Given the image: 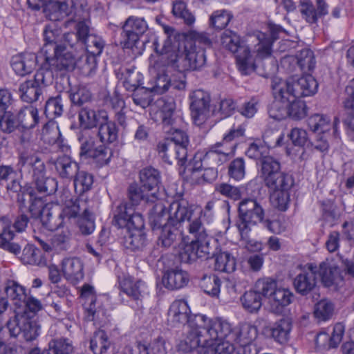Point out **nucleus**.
<instances>
[{
  "mask_svg": "<svg viewBox=\"0 0 354 354\" xmlns=\"http://www.w3.org/2000/svg\"><path fill=\"white\" fill-rule=\"evenodd\" d=\"M221 285V279L215 274H203L199 281V286L204 292L212 297L218 296Z\"/></svg>",
  "mask_w": 354,
  "mask_h": 354,
  "instance_id": "46",
  "label": "nucleus"
},
{
  "mask_svg": "<svg viewBox=\"0 0 354 354\" xmlns=\"http://www.w3.org/2000/svg\"><path fill=\"white\" fill-rule=\"evenodd\" d=\"M168 322L172 326L187 324L183 338L177 344L179 351L189 353L201 344L218 337L217 330L227 332L228 325L221 318L209 319L202 314L190 315L186 301H174L168 312Z\"/></svg>",
  "mask_w": 354,
  "mask_h": 354,
  "instance_id": "1",
  "label": "nucleus"
},
{
  "mask_svg": "<svg viewBox=\"0 0 354 354\" xmlns=\"http://www.w3.org/2000/svg\"><path fill=\"white\" fill-rule=\"evenodd\" d=\"M7 189L12 198L24 205L26 201L33 203L37 197L35 194V190L29 186H22L17 180H12L7 185Z\"/></svg>",
  "mask_w": 354,
  "mask_h": 354,
  "instance_id": "33",
  "label": "nucleus"
},
{
  "mask_svg": "<svg viewBox=\"0 0 354 354\" xmlns=\"http://www.w3.org/2000/svg\"><path fill=\"white\" fill-rule=\"evenodd\" d=\"M272 88L274 98L285 103L290 104L297 98L292 78L286 81L279 78L273 79Z\"/></svg>",
  "mask_w": 354,
  "mask_h": 354,
  "instance_id": "24",
  "label": "nucleus"
},
{
  "mask_svg": "<svg viewBox=\"0 0 354 354\" xmlns=\"http://www.w3.org/2000/svg\"><path fill=\"white\" fill-rule=\"evenodd\" d=\"M37 56L33 53H24L12 57L11 66L16 74L24 76L30 73L36 67Z\"/></svg>",
  "mask_w": 354,
  "mask_h": 354,
  "instance_id": "25",
  "label": "nucleus"
},
{
  "mask_svg": "<svg viewBox=\"0 0 354 354\" xmlns=\"http://www.w3.org/2000/svg\"><path fill=\"white\" fill-rule=\"evenodd\" d=\"M288 103H285L279 99H274L268 108L270 118L276 120H281L288 115Z\"/></svg>",
  "mask_w": 354,
  "mask_h": 354,
  "instance_id": "62",
  "label": "nucleus"
},
{
  "mask_svg": "<svg viewBox=\"0 0 354 354\" xmlns=\"http://www.w3.org/2000/svg\"><path fill=\"white\" fill-rule=\"evenodd\" d=\"M261 176L271 192L272 205L280 211H286L290 202V190L294 185V178L281 171L279 162L272 156L261 160Z\"/></svg>",
  "mask_w": 354,
  "mask_h": 354,
  "instance_id": "3",
  "label": "nucleus"
},
{
  "mask_svg": "<svg viewBox=\"0 0 354 354\" xmlns=\"http://www.w3.org/2000/svg\"><path fill=\"white\" fill-rule=\"evenodd\" d=\"M142 187L150 193L152 198H158L160 185V172L152 167H147L140 171Z\"/></svg>",
  "mask_w": 354,
  "mask_h": 354,
  "instance_id": "22",
  "label": "nucleus"
},
{
  "mask_svg": "<svg viewBox=\"0 0 354 354\" xmlns=\"http://www.w3.org/2000/svg\"><path fill=\"white\" fill-rule=\"evenodd\" d=\"M76 4L74 0H55L48 7V16L51 21H58L75 13Z\"/></svg>",
  "mask_w": 354,
  "mask_h": 354,
  "instance_id": "28",
  "label": "nucleus"
},
{
  "mask_svg": "<svg viewBox=\"0 0 354 354\" xmlns=\"http://www.w3.org/2000/svg\"><path fill=\"white\" fill-rule=\"evenodd\" d=\"M212 42L205 32H191L185 38L183 48L179 43L173 42L171 35L167 37L162 44L158 40L153 42L155 52L161 60L180 72L199 70L206 64L205 46Z\"/></svg>",
  "mask_w": 354,
  "mask_h": 354,
  "instance_id": "2",
  "label": "nucleus"
},
{
  "mask_svg": "<svg viewBox=\"0 0 354 354\" xmlns=\"http://www.w3.org/2000/svg\"><path fill=\"white\" fill-rule=\"evenodd\" d=\"M43 35L45 43L41 50L44 56L54 51V48H59L62 46L58 44L62 39V30L54 23L47 24L45 26Z\"/></svg>",
  "mask_w": 354,
  "mask_h": 354,
  "instance_id": "29",
  "label": "nucleus"
},
{
  "mask_svg": "<svg viewBox=\"0 0 354 354\" xmlns=\"http://www.w3.org/2000/svg\"><path fill=\"white\" fill-rule=\"evenodd\" d=\"M131 98L136 106L145 109L151 105L153 100V91L144 86L132 91Z\"/></svg>",
  "mask_w": 354,
  "mask_h": 354,
  "instance_id": "50",
  "label": "nucleus"
},
{
  "mask_svg": "<svg viewBox=\"0 0 354 354\" xmlns=\"http://www.w3.org/2000/svg\"><path fill=\"white\" fill-rule=\"evenodd\" d=\"M129 354H167L165 339L158 336L149 343L136 342L127 349Z\"/></svg>",
  "mask_w": 354,
  "mask_h": 354,
  "instance_id": "21",
  "label": "nucleus"
},
{
  "mask_svg": "<svg viewBox=\"0 0 354 354\" xmlns=\"http://www.w3.org/2000/svg\"><path fill=\"white\" fill-rule=\"evenodd\" d=\"M225 323L228 325L227 332L217 330L218 337H213L207 344L198 345L195 349H198L199 354H234L233 343L237 337L232 333L231 324L227 320Z\"/></svg>",
  "mask_w": 354,
  "mask_h": 354,
  "instance_id": "12",
  "label": "nucleus"
},
{
  "mask_svg": "<svg viewBox=\"0 0 354 354\" xmlns=\"http://www.w3.org/2000/svg\"><path fill=\"white\" fill-rule=\"evenodd\" d=\"M308 125L312 131L323 134H325L330 128L329 118L321 114L311 115L308 119Z\"/></svg>",
  "mask_w": 354,
  "mask_h": 354,
  "instance_id": "57",
  "label": "nucleus"
},
{
  "mask_svg": "<svg viewBox=\"0 0 354 354\" xmlns=\"http://www.w3.org/2000/svg\"><path fill=\"white\" fill-rule=\"evenodd\" d=\"M221 41L225 48L236 54L239 69L243 75H249L255 71L256 62L250 55L249 47L241 41L236 32L225 30L221 35Z\"/></svg>",
  "mask_w": 354,
  "mask_h": 354,
  "instance_id": "8",
  "label": "nucleus"
},
{
  "mask_svg": "<svg viewBox=\"0 0 354 354\" xmlns=\"http://www.w3.org/2000/svg\"><path fill=\"white\" fill-rule=\"evenodd\" d=\"M306 269L297 274L294 279L293 285L297 292L301 295L310 293L316 286L317 265L308 263Z\"/></svg>",
  "mask_w": 354,
  "mask_h": 354,
  "instance_id": "18",
  "label": "nucleus"
},
{
  "mask_svg": "<svg viewBox=\"0 0 354 354\" xmlns=\"http://www.w3.org/2000/svg\"><path fill=\"white\" fill-rule=\"evenodd\" d=\"M124 75V86L127 91H132L140 87V85L142 84V75L136 68L126 69Z\"/></svg>",
  "mask_w": 354,
  "mask_h": 354,
  "instance_id": "61",
  "label": "nucleus"
},
{
  "mask_svg": "<svg viewBox=\"0 0 354 354\" xmlns=\"http://www.w3.org/2000/svg\"><path fill=\"white\" fill-rule=\"evenodd\" d=\"M5 291L8 297L15 301V305H20L26 299L24 288L14 281H8Z\"/></svg>",
  "mask_w": 354,
  "mask_h": 354,
  "instance_id": "60",
  "label": "nucleus"
},
{
  "mask_svg": "<svg viewBox=\"0 0 354 354\" xmlns=\"http://www.w3.org/2000/svg\"><path fill=\"white\" fill-rule=\"evenodd\" d=\"M162 283L169 290L183 288L189 281L187 272L178 268L167 270L162 277Z\"/></svg>",
  "mask_w": 354,
  "mask_h": 354,
  "instance_id": "32",
  "label": "nucleus"
},
{
  "mask_svg": "<svg viewBox=\"0 0 354 354\" xmlns=\"http://www.w3.org/2000/svg\"><path fill=\"white\" fill-rule=\"evenodd\" d=\"M59 209L50 204L46 205L40 211L39 216L42 225L48 230L54 231L64 226V221L59 216Z\"/></svg>",
  "mask_w": 354,
  "mask_h": 354,
  "instance_id": "27",
  "label": "nucleus"
},
{
  "mask_svg": "<svg viewBox=\"0 0 354 354\" xmlns=\"http://www.w3.org/2000/svg\"><path fill=\"white\" fill-rule=\"evenodd\" d=\"M80 145V156L93 159L100 166L108 164L112 150L100 141L94 129H80L77 133Z\"/></svg>",
  "mask_w": 354,
  "mask_h": 354,
  "instance_id": "7",
  "label": "nucleus"
},
{
  "mask_svg": "<svg viewBox=\"0 0 354 354\" xmlns=\"http://www.w3.org/2000/svg\"><path fill=\"white\" fill-rule=\"evenodd\" d=\"M75 191L81 195L90 190L93 183V176L85 170L79 169L77 175L72 179Z\"/></svg>",
  "mask_w": 354,
  "mask_h": 354,
  "instance_id": "43",
  "label": "nucleus"
},
{
  "mask_svg": "<svg viewBox=\"0 0 354 354\" xmlns=\"http://www.w3.org/2000/svg\"><path fill=\"white\" fill-rule=\"evenodd\" d=\"M232 333L236 336V339L234 342L240 344L251 343L252 340L257 337V329L255 326L245 324L241 326L239 330L233 328L231 325Z\"/></svg>",
  "mask_w": 354,
  "mask_h": 354,
  "instance_id": "51",
  "label": "nucleus"
},
{
  "mask_svg": "<svg viewBox=\"0 0 354 354\" xmlns=\"http://www.w3.org/2000/svg\"><path fill=\"white\" fill-rule=\"evenodd\" d=\"M86 207V204L84 201L75 199V201H69L63 209L59 212V216H62V219L64 221V218L70 219L71 218H75L78 216L80 217V211L84 208Z\"/></svg>",
  "mask_w": 354,
  "mask_h": 354,
  "instance_id": "56",
  "label": "nucleus"
},
{
  "mask_svg": "<svg viewBox=\"0 0 354 354\" xmlns=\"http://www.w3.org/2000/svg\"><path fill=\"white\" fill-rule=\"evenodd\" d=\"M128 198L130 204L122 203L119 205H127L128 207H132L133 214L135 212L134 206L138 205L141 201H145L147 203H153L157 198H152L150 193L145 190L142 187H139L137 184H131L127 190Z\"/></svg>",
  "mask_w": 354,
  "mask_h": 354,
  "instance_id": "38",
  "label": "nucleus"
},
{
  "mask_svg": "<svg viewBox=\"0 0 354 354\" xmlns=\"http://www.w3.org/2000/svg\"><path fill=\"white\" fill-rule=\"evenodd\" d=\"M96 135L102 144L113 143L117 140L118 137V130L114 122L109 120L108 113L106 118L102 119L98 124L97 128H95Z\"/></svg>",
  "mask_w": 354,
  "mask_h": 354,
  "instance_id": "31",
  "label": "nucleus"
},
{
  "mask_svg": "<svg viewBox=\"0 0 354 354\" xmlns=\"http://www.w3.org/2000/svg\"><path fill=\"white\" fill-rule=\"evenodd\" d=\"M14 235L15 234L11 230V221L6 218H1L0 248L17 254L20 253L21 247L18 244L11 242Z\"/></svg>",
  "mask_w": 354,
  "mask_h": 354,
  "instance_id": "30",
  "label": "nucleus"
},
{
  "mask_svg": "<svg viewBox=\"0 0 354 354\" xmlns=\"http://www.w3.org/2000/svg\"><path fill=\"white\" fill-rule=\"evenodd\" d=\"M297 98L311 96L315 94L318 88V83L310 75L302 76L297 80L292 78Z\"/></svg>",
  "mask_w": 354,
  "mask_h": 354,
  "instance_id": "35",
  "label": "nucleus"
},
{
  "mask_svg": "<svg viewBox=\"0 0 354 354\" xmlns=\"http://www.w3.org/2000/svg\"><path fill=\"white\" fill-rule=\"evenodd\" d=\"M232 17L231 14L225 10L214 11L210 16L209 25L216 29L225 28Z\"/></svg>",
  "mask_w": 354,
  "mask_h": 354,
  "instance_id": "63",
  "label": "nucleus"
},
{
  "mask_svg": "<svg viewBox=\"0 0 354 354\" xmlns=\"http://www.w3.org/2000/svg\"><path fill=\"white\" fill-rule=\"evenodd\" d=\"M292 323L288 319H281L276 322L271 328L272 338L279 344H285L288 341Z\"/></svg>",
  "mask_w": 354,
  "mask_h": 354,
  "instance_id": "41",
  "label": "nucleus"
},
{
  "mask_svg": "<svg viewBox=\"0 0 354 354\" xmlns=\"http://www.w3.org/2000/svg\"><path fill=\"white\" fill-rule=\"evenodd\" d=\"M18 164L21 169L32 172V182L38 192L50 195L56 192L57 181L54 178L46 176L45 164L37 153L22 151Z\"/></svg>",
  "mask_w": 354,
  "mask_h": 354,
  "instance_id": "6",
  "label": "nucleus"
},
{
  "mask_svg": "<svg viewBox=\"0 0 354 354\" xmlns=\"http://www.w3.org/2000/svg\"><path fill=\"white\" fill-rule=\"evenodd\" d=\"M120 290L134 301L141 300L145 292V283L142 280H136L129 276H124L118 279Z\"/></svg>",
  "mask_w": 354,
  "mask_h": 354,
  "instance_id": "23",
  "label": "nucleus"
},
{
  "mask_svg": "<svg viewBox=\"0 0 354 354\" xmlns=\"http://www.w3.org/2000/svg\"><path fill=\"white\" fill-rule=\"evenodd\" d=\"M288 116L295 120H301L307 114V106L304 100L295 98L288 105Z\"/></svg>",
  "mask_w": 354,
  "mask_h": 354,
  "instance_id": "64",
  "label": "nucleus"
},
{
  "mask_svg": "<svg viewBox=\"0 0 354 354\" xmlns=\"http://www.w3.org/2000/svg\"><path fill=\"white\" fill-rule=\"evenodd\" d=\"M333 311V304L330 300L322 299L316 304L314 315L319 321H326L331 318Z\"/></svg>",
  "mask_w": 354,
  "mask_h": 354,
  "instance_id": "59",
  "label": "nucleus"
},
{
  "mask_svg": "<svg viewBox=\"0 0 354 354\" xmlns=\"http://www.w3.org/2000/svg\"><path fill=\"white\" fill-rule=\"evenodd\" d=\"M18 125L24 129H32L39 121L37 109L31 106H26L21 109L17 116Z\"/></svg>",
  "mask_w": 354,
  "mask_h": 354,
  "instance_id": "40",
  "label": "nucleus"
},
{
  "mask_svg": "<svg viewBox=\"0 0 354 354\" xmlns=\"http://www.w3.org/2000/svg\"><path fill=\"white\" fill-rule=\"evenodd\" d=\"M180 239H183V232L180 227L165 223L161 228L158 244L168 248Z\"/></svg>",
  "mask_w": 354,
  "mask_h": 354,
  "instance_id": "36",
  "label": "nucleus"
},
{
  "mask_svg": "<svg viewBox=\"0 0 354 354\" xmlns=\"http://www.w3.org/2000/svg\"><path fill=\"white\" fill-rule=\"evenodd\" d=\"M238 212L239 220L236 225L241 236L245 239L252 227L263 222L265 211L256 199L247 198L239 202Z\"/></svg>",
  "mask_w": 354,
  "mask_h": 354,
  "instance_id": "9",
  "label": "nucleus"
},
{
  "mask_svg": "<svg viewBox=\"0 0 354 354\" xmlns=\"http://www.w3.org/2000/svg\"><path fill=\"white\" fill-rule=\"evenodd\" d=\"M167 210L162 203L154 205L149 215V223L153 230L162 228L164 223H167Z\"/></svg>",
  "mask_w": 354,
  "mask_h": 354,
  "instance_id": "47",
  "label": "nucleus"
},
{
  "mask_svg": "<svg viewBox=\"0 0 354 354\" xmlns=\"http://www.w3.org/2000/svg\"><path fill=\"white\" fill-rule=\"evenodd\" d=\"M54 75L50 71L39 69L33 80L21 84L19 92L23 101L32 103L38 100L42 93V88L53 82Z\"/></svg>",
  "mask_w": 354,
  "mask_h": 354,
  "instance_id": "11",
  "label": "nucleus"
},
{
  "mask_svg": "<svg viewBox=\"0 0 354 354\" xmlns=\"http://www.w3.org/2000/svg\"><path fill=\"white\" fill-rule=\"evenodd\" d=\"M54 49L55 50L50 54L44 55V62L40 69L50 71L53 74V71H73L76 64V60L73 53L64 46Z\"/></svg>",
  "mask_w": 354,
  "mask_h": 354,
  "instance_id": "13",
  "label": "nucleus"
},
{
  "mask_svg": "<svg viewBox=\"0 0 354 354\" xmlns=\"http://www.w3.org/2000/svg\"><path fill=\"white\" fill-rule=\"evenodd\" d=\"M189 235L192 236L190 243L185 245L179 254L180 261L191 264L198 259H208L211 254L210 239L200 218L187 221Z\"/></svg>",
  "mask_w": 354,
  "mask_h": 354,
  "instance_id": "5",
  "label": "nucleus"
},
{
  "mask_svg": "<svg viewBox=\"0 0 354 354\" xmlns=\"http://www.w3.org/2000/svg\"><path fill=\"white\" fill-rule=\"evenodd\" d=\"M293 294L290 290L285 288L277 287L269 302L272 309L276 313H281L283 309L290 305L292 301Z\"/></svg>",
  "mask_w": 354,
  "mask_h": 354,
  "instance_id": "37",
  "label": "nucleus"
},
{
  "mask_svg": "<svg viewBox=\"0 0 354 354\" xmlns=\"http://www.w3.org/2000/svg\"><path fill=\"white\" fill-rule=\"evenodd\" d=\"M110 345L107 335L102 330H96L90 339L89 348L94 353H105Z\"/></svg>",
  "mask_w": 354,
  "mask_h": 354,
  "instance_id": "44",
  "label": "nucleus"
},
{
  "mask_svg": "<svg viewBox=\"0 0 354 354\" xmlns=\"http://www.w3.org/2000/svg\"><path fill=\"white\" fill-rule=\"evenodd\" d=\"M170 141L175 145L177 156L180 157L181 160L187 159V147L189 143L187 135L183 131L175 129Z\"/></svg>",
  "mask_w": 354,
  "mask_h": 354,
  "instance_id": "49",
  "label": "nucleus"
},
{
  "mask_svg": "<svg viewBox=\"0 0 354 354\" xmlns=\"http://www.w3.org/2000/svg\"><path fill=\"white\" fill-rule=\"evenodd\" d=\"M147 28V24L143 18L129 17L122 26L120 44L124 48H133Z\"/></svg>",
  "mask_w": 354,
  "mask_h": 354,
  "instance_id": "14",
  "label": "nucleus"
},
{
  "mask_svg": "<svg viewBox=\"0 0 354 354\" xmlns=\"http://www.w3.org/2000/svg\"><path fill=\"white\" fill-rule=\"evenodd\" d=\"M297 63L304 73L310 72L315 66V59L313 52L308 48H304L297 54Z\"/></svg>",
  "mask_w": 354,
  "mask_h": 354,
  "instance_id": "55",
  "label": "nucleus"
},
{
  "mask_svg": "<svg viewBox=\"0 0 354 354\" xmlns=\"http://www.w3.org/2000/svg\"><path fill=\"white\" fill-rule=\"evenodd\" d=\"M156 150L161 159L169 165L173 163L174 160H177L178 165L180 166L185 165L187 162V159L181 160L180 157L177 156L176 148L171 141L165 140L159 142L157 145Z\"/></svg>",
  "mask_w": 354,
  "mask_h": 354,
  "instance_id": "39",
  "label": "nucleus"
},
{
  "mask_svg": "<svg viewBox=\"0 0 354 354\" xmlns=\"http://www.w3.org/2000/svg\"><path fill=\"white\" fill-rule=\"evenodd\" d=\"M62 271L65 279L76 284L84 278L83 264L79 258H66L62 262Z\"/></svg>",
  "mask_w": 354,
  "mask_h": 354,
  "instance_id": "26",
  "label": "nucleus"
},
{
  "mask_svg": "<svg viewBox=\"0 0 354 354\" xmlns=\"http://www.w3.org/2000/svg\"><path fill=\"white\" fill-rule=\"evenodd\" d=\"M166 66H169V65L167 64V61L161 60V57L159 55V58L154 64V68L157 69L158 72L154 86L151 89L153 92L162 94L169 89L171 78L167 73Z\"/></svg>",
  "mask_w": 354,
  "mask_h": 354,
  "instance_id": "34",
  "label": "nucleus"
},
{
  "mask_svg": "<svg viewBox=\"0 0 354 354\" xmlns=\"http://www.w3.org/2000/svg\"><path fill=\"white\" fill-rule=\"evenodd\" d=\"M68 94L72 104L80 108L87 105V103L90 102L92 99V95L89 90L83 86L70 89Z\"/></svg>",
  "mask_w": 354,
  "mask_h": 354,
  "instance_id": "52",
  "label": "nucleus"
},
{
  "mask_svg": "<svg viewBox=\"0 0 354 354\" xmlns=\"http://www.w3.org/2000/svg\"><path fill=\"white\" fill-rule=\"evenodd\" d=\"M76 33L68 32L64 35L65 40L71 46H73L75 41L84 43L89 36L93 34H90L89 26L85 21H80L76 24Z\"/></svg>",
  "mask_w": 354,
  "mask_h": 354,
  "instance_id": "48",
  "label": "nucleus"
},
{
  "mask_svg": "<svg viewBox=\"0 0 354 354\" xmlns=\"http://www.w3.org/2000/svg\"><path fill=\"white\" fill-rule=\"evenodd\" d=\"M241 301L243 308L251 313L257 312L262 305L261 297L254 289L245 292Z\"/></svg>",
  "mask_w": 354,
  "mask_h": 354,
  "instance_id": "54",
  "label": "nucleus"
},
{
  "mask_svg": "<svg viewBox=\"0 0 354 354\" xmlns=\"http://www.w3.org/2000/svg\"><path fill=\"white\" fill-rule=\"evenodd\" d=\"M107 112L104 110H95L88 105L78 111V122L81 129L97 128L102 119L106 118Z\"/></svg>",
  "mask_w": 354,
  "mask_h": 354,
  "instance_id": "20",
  "label": "nucleus"
},
{
  "mask_svg": "<svg viewBox=\"0 0 354 354\" xmlns=\"http://www.w3.org/2000/svg\"><path fill=\"white\" fill-rule=\"evenodd\" d=\"M73 346L71 341L66 338H57L50 340L48 349L41 354H72Z\"/></svg>",
  "mask_w": 354,
  "mask_h": 354,
  "instance_id": "42",
  "label": "nucleus"
},
{
  "mask_svg": "<svg viewBox=\"0 0 354 354\" xmlns=\"http://www.w3.org/2000/svg\"><path fill=\"white\" fill-rule=\"evenodd\" d=\"M214 269L221 272L230 273L236 269L235 258L228 252H221L215 256Z\"/></svg>",
  "mask_w": 354,
  "mask_h": 354,
  "instance_id": "45",
  "label": "nucleus"
},
{
  "mask_svg": "<svg viewBox=\"0 0 354 354\" xmlns=\"http://www.w3.org/2000/svg\"><path fill=\"white\" fill-rule=\"evenodd\" d=\"M10 337L19 335L27 342L35 340L40 335L41 325L37 316H30L27 313L16 315L6 324Z\"/></svg>",
  "mask_w": 354,
  "mask_h": 354,
  "instance_id": "10",
  "label": "nucleus"
},
{
  "mask_svg": "<svg viewBox=\"0 0 354 354\" xmlns=\"http://www.w3.org/2000/svg\"><path fill=\"white\" fill-rule=\"evenodd\" d=\"M167 213V223L180 227L185 221H190L194 210L187 201L180 199L174 201L169 205Z\"/></svg>",
  "mask_w": 354,
  "mask_h": 354,
  "instance_id": "17",
  "label": "nucleus"
},
{
  "mask_svg": "<svg viewBox=\"0 0 354 354\" xmlns=\"http://www.w3.org/2000/svg\"><path fill=\"white\" fill-rule=\"evenodd\" d=\"M316 275H318L325 287L337 290L344 283L342 270L334 259H326L317 266Z\"/></svg>",
  "mask_w": 354,
  "mask_h": 354,
  "instance_id": "15",
  "label": "nucleus"
},
{
  "mask_svg": "<svg viewBox=\"0 0 354 354\" xmlns=\"http://www.w3.org/2000/svg\"><path fill=\"white\" fill-rule=\"evenodd\" d=\"M52 163L59 178L65 182L72 181L80 169L79 164L66 155L58 156Z\"/></svg>",
  "mask_w": 354,
  "mask_h": 354,
  "instance_id": "19",
  "label": "nucleus"
},
{
  "mask_svg": "<svg viewBox=\"0 0 354 354\" xmlns=\"http://www.w3.org/2000/svg\"><path fill=\"white\" fill-rule=\"evenodd\" d=\"M41 139L49 145L61 142V133L58 125L55 122L49 121L44 124L41 131Z\"/></svg>",
  "mask_w": 354,
  "mask_h": 354,
  "instance_id": "53",
  "label": "nucleus"
},
{
  "mask_svg": "<svg viewBox=\"0 0 354 354\" xmlns=\"http://www.w3.org/2000/svg\"><path fill=\"white\" fill-rule=\"evenodd\" d=\"M113 223L120 228H126L122 243L127 249L137 251L145 247L144 219L140 214H133L132 207H128L127 205H118L114 211Z\"/></svg>",
  "mask_w": 354,
  "mask_h": 354,
  "instance_id": "4",
  "label": "nucleus"
},
{
  "mask_svg": "<svg viewBox=\"0 0 354 354\" xmlns=\"http://www.w3.org/2000/svg\"><path fill=\"white\" fill-rule=\"evenodd\" d=\"M277 288V283L275 280L270 278L261 279L256 281L254 289L259 295L270 299L274 292Z\"/></svg>",
  "mask_w": 354,
  "mask_h": 354,
  "instance_id": "58",
  "label": "nucleus"
},
{
  "mask_svg": "<svg viewBox=\"0 0 354 354\" xmlns=\"http://www.w3.org/2000/svg\"><path fill=\"white\" fill-rule=\"evenodd\" d=\"M190 109L194 123L201 126L209 116L210 95L203 90L193 91L190 95Z\"/></svg>",
  "mask_w": 354,
  "mask_h": 354,
  "instance_id": "16",
  "label": "nucleus"
}]
</instances>
